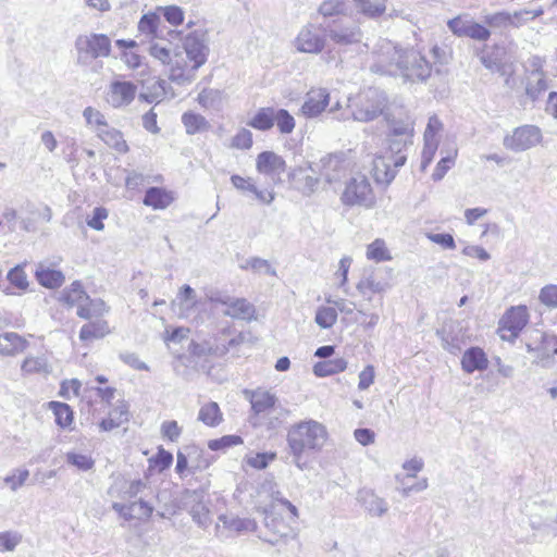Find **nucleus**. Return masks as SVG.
I'll use <instances>...</instances> for the list:
<instances>
[{
	"mask_svg": "<svg viewBox=\"0 0 557 557\" xmlns=\"http://www.w3.org/2000/svg\"><path fill=\"white\" fill-rule=\"evenodd\" d=\"M369 70L380 75L401 77L404 81H425L432 72L430 62L419 51L401 49L393 41L381 38L372 53Z\"/></svg>",
	"mask_w": 557,
	"mask_h": 557,
	"instance_id": "1",
	"label": "nucleus"
},
{
	"mask_svg": "<svg viewBox=\"0 0 557 557\" xmlns=\"http://www.w3.org/2000/svg\"><path fill=\"white\" fill-rule=\"evenodd\" d=\"M327 440L326 428L319 421L309 419L292 425L287 433V444L295 466L305 470L302 461L306 450L320 451Z\"/></svg>",
	"mask_w": 557,
	"mask_h": 557,
	"instance_id": "2",
	"label": "nucleus"
},
{
	"mask_svg": "<svg viewBox=\"0 0 557 557\" xmlns=\"http://www.w3.org/2000/svg\"><path fill=\"white\" fill-rule=\"evenodd\" d=\"M384 120L388 127V150L391 153H395L394 165L395 168H401L407 160L403 151L412 144L414 122L407 112H400L396 115L389 110L385 113Z\"/></svg>",
	"mask_w": 557,
	"mask_h": 557,
	"instance_id": "3",
	"label": "nucleus"
},
{
	"mask_svg": "<svg viewBox=\"0 0 557 557\" xmlns=\"http://www.w3.org/2000/svg\"><path fill=\"white\" fill-rule=\"evenodd\" d=\"M348 107L355 121L368 123L385 115L388 110V98L384 91L369 88L356 98L349 99Z\"/></svg>",
	"mask_w": 557,
	"mask_h": 557,
	"instance_id": "4",
	"label": "nucleus"
},
{
	"mask_svg": "<svg viewBox=\"0 0 557 557\" xmlns=\"http://www.w3.org/2000/svg\"><path fill=\"white\" fill-rule=\"evenodd\" d=\"M341 201L348 207L370 209L375 205V196L369 180L364 175L351 177L342 193Z\"/></svg>",
	"mask_w": 557,
	"mask_h": 557,
	"instance_id": "5",
	"label": "nucleus"
},
{
	"mask_svg": "<svg viewBox=\"0 0 557 557\" xmlns=\"http://www.w3.org/2000/svg\"><path fill=\"white\" fill-rule=\"evenodd\" d=\"M317 172L330 185L339 183L350 171L351 162L345 152L329 153L314 163Z\"/></svg>",
	"mask_w": 557,
	"mask_h": 557,
	"instance_id": "6",
	"label": "nucleus"
},
{
	"mask_svg": "<svg viewBox=\"0 0 557 557\" xmlns=\"http://www.w3.org/2000/svg\"><path fill=\"white\" fill-rule=\"evenodd\" d=\"M76 49L78 51V60L87 62L89 59L108 57L111 51V44L106 35L91 34L79 36L76 39Z\"/></svg>",
	"mask_w": 557,
	"mask_h": 557,
	"instance_id": "7",
	"label": "nucleus"
},
{
	"mask_svg": "<svg viewBox=\"0 0 557 557\" xmlns=\"http://www.w3.org/2000/svg\"><path fill=\"white\" fill-rule=\"evenodd\" d=\"M542 140V132L535 125H523L513 129L512 134L506 135L503 140L505 148L521 152L540 144Z\"/></svg>",
	"mask_w": 557,
	"mask_h": 557,
	"instance_id": "8",
	"label": "nucleus"
},
{
	"mask_svg": "<svg viewBox=\"0 0 557 557\" xmlns=\"http://www.w3.org/2000/svg\"><path fill=\"white\" fill-rule=\"evenodd\" d=\"M326 29L319 25L307 24L302 26L295 39L297 51L304 53H320L326 42Z\"/></svg>",
	"mask_w": 557,
	"mask_h": 557,
	"instance_id": "9",
	"label": "nucleus"
},
{
	"mask_svg": "<svg viewBox=\"0 0 557 557\" xmlns=\"http://www.w3.org/2000/svg\"><path fill=\"white\" fill-rule=\"evenodd\" d=\"M451 33L458 37H469L479 41H486L491 32L483 25L476 23L468 15H460L451 18L447 23Z\"/></svg>",
	"mask_w": 557,
	"mask_h": 557,
	"instance_id": "10",
	"label": "nucleus"
},
{
	"mask_svg": "<svg viewBox=\"0 0 557 557\" xmlns=\"http://www.w3.org/2000/svg\"><path fill=\"white\" fill-rule=\"evenodd\" d=\"M193 62L188 60L182 50L173 53V58L169 67V79L176 85H188L195 79L196 71Z\"/></svg>",
	"mask_w": 557,
	"mask_h": 557,
	"instance_id": "11",
	"label": "nucleus"
},
{
	"mask_svg": "<svg viewBox=\"0 0 557 557\" xmlns=\"http://www.w3.org/2000/svg\"><path fill=\"white\" fill-rule=\"evenodd\" d=\"M137 86L129 81L112 82L106 92V102L114 108L120 109L128 106L136 96Z\"/></svg>",
	"mask_w": 557,
	"mask_h": 557,
	"instance_id": "12",
	"label": "nucleus"
},
{
	"mask_svg": "<svg viewBox=\"0 0 557 557\" xmlns=\"http://www.w3.org/2000/svg\"><path fill=\"white\" fill-rule=\"evenodd\" d=\"M182 51L193 62V67L199 69L206 63L209 53L205 35L197 32L188 34L184 39Z\"/></svg>",
	"mask_w": 557,
	"mask_h": 557,
	"instance_id": "13",
	"label": "nucleus"
},
{
	"mask_svg": "<svg viewBox=\"0 0 557 557\" xmlns=\"http://www.w3.org/2000/svg\"><path fill=\"white\" fill-rule=\"evenodd\" d=\"M257 171L263 174L273 183L281 180V175L286 170L285 160L273 151H263L258 154L256 161Z\"/></svg>",
	"mask_w": 557,
	"mask_h": 557,
	"instance_id": "14",
	"label": "nucleus"
},
{
	"mask_svg": "<svg viewBox=\"0 0 557 557\" xmlns=\"http://www.w3.org/2000/svg\"><path fill=\"white\" fill-rule=\"evenodd\" d=\"M246 399L251 404L253 419L257 421L264 416L273 406L277 404V398L269 391L257 388L255 391L246 389L244 392Z\"/></svg>",
	"mask_w": 557,
	"mask_h": 557,
	"instance_id": "15",
	"label": "nucleus"
},
{
	"mask_svg": "<svg viewBox=\"0 0 557 557\" xmlns=\"http://www.w3.org/2000/svg\"><path fill=\"white\" fill-rule=\"evenodd\" d=\"M318 173L315 165L308 163L306 166H297L289 173V178L304 195H311L318 187L319 178L309 174Z\"/></svg>",
	"mask_w": 557,
	"mask_h": 557,
	"instance_id": "16",
	"label": "nucleus"
},
{
	"mask_svg": "<svg viewBox=\"0 0 557 557\" xmlns=\"http://www.w3.org/2000/svg\"><path fill=\"white\" fill-rule=\"evenodd\" d=\"M330 102V94L324 88L312 89L307 94L306 100L301 106V113L308 119L320 115Z\"/></svg>",
	"mask_w": 557,
	"mask_h": 557,
	"instance_id": "17",
	"label": "nucleus"
},
{
	"mask_svg": "<svg viewBox=\"0 0 557 557\" xmlns=\"http://www.w3.org/2000/svg\"><path fill=\"white\" fill-rule=\"evenodd\" d=\"M529 322V312L527 306L520 305L511 307L506 311L500 320L502 327L517 337Z\"/></svg>",
	"mask_w": 557,
	"mask_h": 557,
	"instance_id": "18",
	"label": "nucleus"
},
{
	"mask_svg": "<svg viewBox=\"0 0 557 557\" xmlns=\"http://www.w3.org/2000/svg\"><path fill=\"white\" fill-rule=\"evenodd\" d=\"M395 153L380 156L373 160L372 174L377 184L389 185L395 178L399 168L394 165Z\"/></svg>",
	"mask_w": 557,
	"mask_h": 557,
	"instance_id": "19",
	"label": "nucleus"
},
{
	"mask_svg": "<svg viewBox=\"0 0 557 557\" xmlns=\"http://www.w3.org/2000/svg\"><path fill=\"white\" fill-rule=\"evenodd\" d=\"M327 36L339 46H348L361 41L362 33L356 25H337L327 26Z\"/></svg>",
	"mask_w": 557,
	"mask_h": 557,
	"instance_id": "20",
	"label": "nucleus"
},
{
	"mask_svg": "<svg viewBox=\"0 0 557 557\" xmlns=\"http://www.w3.org/2000/svg\"><path fill=\"white\" fill-rule=\"evenodd\" d=\"M437 335L441 336L443 348L453 355L459 352L465 344L462 329L455 323L445 324Z\"/></svg>",
	"mask_w": 557,
	"mask_h": 557,
	"instance_id": "21",
	"label": "nucleus"
},
{
	"mask_svg": "<svg viewBox=\"0 0 557 557\" xmlns=\"http://www.w3.org/2000/svg\"><path fill=\"white\" fill-rule=\"evenodd\" d=\"M223 314L236 320L251 321L256 319V307L246 298L231 297Z\"/></svg>",
	"mask_w": 557,
	"mask_h": 557,
	"instance_id": "22",
	"label": "nucleus"
},
{
	"mask_svg": "<svg viewBox=\"0 0 557 557\" xmlns=\"http://www.w3.org/2000/svg\"><path fill=\"white\" fill-rule=\"evenodd\" d=\"M488 367L486 354L480 347H471L463 352L461 368L466 373L484 371Z\"/></svg>",
	"mask_w": 557,
	"mask_h": 557,
	"instance_id": "23",
	"label": "nucleus"
},
{
	"mask_svg": "<svg viewBox=\"0 0 557 557\" xmlns=\"http://www.w3.org/2000/svg\"><path fill=\"white\" fill-rule=\"evenodd\" d=\"M27 347V339L15 332H5L0 335V355L2 356H15Z\"/></svg>",
	"mask_w": 557,
	"mask_h": 557,
	"instance_id": "24",
	"label": "nucleus"
},
{
	"mask_svg": "<svg viewBox=\"0 0 557 557\" xmlns=\"http://www.w3.org/2000/svg\"><path fill=\"white\" fill-rule=\"evenodd\" d=\"M288 414L289 410L277 403L264 416L260 417L253 423L258 425H264L269 430H276L283 424Z\"/></svg>",
	"mask_w": 557,
	"mask_h": 557,
	"instance_id": "25",
	"label": "nucleus"
},
{
	"mask_svg": "<svg viewBox=\"0 0 557 557\" xmlns=\"http://www.w3.org/2000/svg\"><path fill=\"white\" fill-rule=\"evenodd\" d=\"M173 201V197L165 189L160 187H150L146 190L144 205L162 210L168 208Z\"/></svg>",
	"mask_w": 557,
	"mask_h": 557,
	"instance_id": "26",
	"label": "nucleus"
},
{
	"mask_svg": "<svg viewBox=\"0 0 557 557\" xmlns=\"http://www.w3.org/2000/svg\"><path fill=\"white\" fill-rule=\"evenodd\" d=\"M97 136L108 146L115 149L116 151L121 153H125L128 150V146L123 138V134L117 131L116 128L110 127L107 125V127H102L101 129H97Z\"/></svg>",
	"mask_w": 557,
	"mask_h": 557,
	"instance_id": "27",
	"label": "nucleus"
},
{
	"mask_svg": "<svg viewBox=\"0 0 557 557\" xmlns=\"http://www.w3.org/2000/svg\"><path fill=\"white\" fill-rule=\"evenodd\" d=\"M109 333L110 327L108 322L106 320L97 319L82 326L79 331V339L84 342L99 339Z\"/></svg>",
	"mask_w": 557,
	"mask_h": 557,
	"instance_id": "28",
	"label": "nucleus"
},
{
	"mask_svg": "<svg viewBox=\"0 0 557 557\" xmlns=\"http://www.w3.org/2000/svg\"><path fill=\"white\" fill-rule=\"evenodd\" d=\"M197 101L205 110L220 111L223 107L224 95L219 89L205 88L198 94Z\"/></svg>",
	"mask_w": 557,
	"mask_h": 557,
	"instance_id": "29",
	"label": "nucleus"
},
{
	"mask_svg": "<svg viewBox=\"0 0 557 557\" xmlns=\"http://www.w3.org/2000/svg\"><path fill=\"white\" fill-rule=\"evenodd\" d=\"M35 274L39 284L47 288H58L64 282V275L61 271L51 270L41 263L36 269Z\"/></svg>",
	"mask_w": 557,
	"mask_h": 557,
	"instance_id": "30",
	"label": "nucleus"
},
{
	"mask_svg": "<svg viewBox=\"0 0 557 557\" xmlns=\"http://www.w3.org/2000/svg\"><path fill=\"white\" fill-rule=\"evenodd\" d=\"M109 308L107 307L106 302L101 299H90L88 297V300L84 302L83 306H79V308L76 311V314L85 320H90L92 318L99 319L100 317L104 315L108 312Z\"/></svg>",
	"mask_w": 557,
	"mask_h": 557,
	"instance_id": "31",
	"label": "nucleus"
},
{
	"mask_svg": "<svg viewBox=\"0 0 557 557\" xmlns=\"http://www.w3.org/2000/svg\"><path fill=\"white\" fill-rule=\"evenodd\" d=\"M411 474H397L396 482L398 484L397 491L403 495V497H408L411 493H419L424 491L428 487V479L421 478L416 483H410Z\"/></svg>",
	"mask_w": 557,
	"mask_h": 557,
	"instance_id": "32",
	"label": "nucleus"
},
{
	"mask_svg": "<svg viewBox=\"0 0 557 557\" xmlns=\"http://www.w3.org/2000/svg\"><path fill=\"white\" fill-rule=\"evenodd\" d=\"M182 123L188 135H195L210 128V124L206 117L193 111L185 112L182 115Z\"/></svg>",
	"mask_w": 557,
	"mask_h": 557,
	"instance_id": "33",
	"label": "nucleus"
},
{
	"mask_svg": "<svg viewBox=\"0 0 557 557\" xmlns=\"http://www.w3.org/2000/svg\"><path fill=\"white\" fill-rule=\"evenodd\" d=\"M198 420L207 426L214 428L223 421V414L215 401H209L201 406L198 412Z\"/></svg>",
	"mask_w": 557,
	"mask_h": 557,
	"instance_id": "34",
	"label": "nucleus"
},
{
	"mask_svg": "<svg viewBox=\"0 0 557 557\" xmlns=\"http://www.w3.org/2000/svg\"><path fill=\"white\" fill-rule=\"evenodd\" d=\"M361 500L366 510L374 517H382L388 510V505L386 500L382 497H379L372 492H364L361 495Z\"/></svg>",
	"mask_w": 557,
	"mask_h": 557,
	"instance_id": "35",
	"label": "nucleus"
},
{
	"mask_svg": "<svg viewBox=\"0 0 557 557\" xmlns=\"http://www.w3.org/2000/svg\"><path fill=\"white\" fill-rule=\"evenodd\" d=\"M61 300L71 307L83 306L88 300V295L79 282H73L71 286L62 292Z\"/></svg>",
	"mask_w": 557,
	"mask_h": 557,
	"instance_id": "36",
	"label": "nucleus"
},
{
	"mask_svg": "<svg viewBox=\"0 0 557 557\" xmlns=\"http://www.w3.org/2000/svg\"><path fill=\"white\" fill-rule=\"evenodd\" d=\"M347 368V361L344 358H334L320 361L313 366V373L323 377L343 372Z\"/></svg>",
	"mask_w": 557,
	"mask_h": 557,
	"instance_id": "37",
	"label": "nucleus"
},
{
	"mask_svg": "<svg viewBox=\"0 0 557 557\" xmlns=\"http://www.w3.org/2000/svg\"><path fill=\"white\" fill-rule=\"evenodd\" d=\"M248 125L258 131H269L274 126V108H260Z\"/></svg>",
	"mask_w": 557,
	"mask_h": 557,
	"instance_id": "38",
	"label": "nucleus"
},
{
	"mask_svg": "<svg viewBox=\"0 0 557 557\" xmlns=\"http://www.w3.org/2000/svg\"><path fill=\"white\" fill-rule=\"evenodd\" d=\"M359 12L363 15L375 18L386 10L387 0H354Z\"/></svg>",
	"mask_w": 557,
	"mask_h": 557,
	"instance_id": "39",
	"label": "nucleus"
},
{
	"mask_svg": "<svg viewBox=\"0 0 557 557\" xmlns=\"http://www.w3.org/2000/svg\"><path fill=\"white\" fill-rule=\"evenodd\" d=\"M547 82L545 79L544 72H531L527 84V95L532 99L536 100L542 92L547 89Z\"/></svg>",
	"mask_w": 557,
	"mask_h": 557,
	"instance_id": "40",
	"label": "nucleus"
},
{
	"mask_svg": "<svg viewBox=\"0 0 557 557\" xmlns=\"http://www.w3.org/2000/svg\"><path fill=\"white\" fill-rule=\"evenodd\" d=\"M153 512V506L146 502L141 496L128 504L127 520L148 519Z\"/></svg>",
	"mask_w": 557,
	"mask_h": 557,
	"instance_id": "41",
	"label": "nucleus"
},
{
	"mask_svg": "<svg viewBox=\"0 0 557 557\" xmlns=\"http://www.w3.org/2000/svg\"><path fill=\"white\" fill-rule=\"evenodd\" d=\"M350 5V0H325L319 8V13L323 16H334L346 14Z\"/></svg>",
	"mask_w": 557,
	"mask_h": 557,
	"instance_id": "42",
	"label": "nucleus"
},
{
	"mask_svg": "<svg viewBox=\"0 0 557 557\" xmlns=\"http://www.w3.org/2000/svg\"><path fill=\"white\" fill-rule=\"evenodd\" d=\"M21 370L23 373H47L49 372V363L46 357H27L22 363Z\"/></svg>",
	"mask_w": 557,
	"mask_h": 557,
	"instance_id": "43",
	"label": "nucleus"
},
{
	"mask_svg": "<svg viewBox=\"0 0 557 557\" xmlns=\"http://www.w3.org/2000/svg\"><path fill=\"white\" fill-rule=\"evenodd\" d=\"M367 258L375 262L388 261L392 259L385 242L380 238L368 245Z\"/></svg>",
	"mask_w": 557,
	"mask_h": 557,
	"instance_id": "44",
	"label": "nucleus"
},
{
	"mask_svg": "<svg viewBox=\"0 0 557 557\" xmlns=\"http://www.w3.org/2000/svg\"><path fill=\"white\" fill-rule=\"evenodd\" d=\"M274 124H276L280 133L282 134H290L295 126V119L289 112L285 109H275L274 108Z\"/></svg>",
	"mask_w": 557,
	"mask_h": 557,
	"instance_id": "45",
	"label": "nucleus"
},
{
	"mask_svg": "<svg viewBox=\"0 0 557 557\" xmlns=\"http://www.w3.org/2000/svg\"><path fill=\"white\" fill-rule=\"evenodd\" d=\"M358 292L366 297L368 300H371V297L368 296L369 293H383L385 290V285L376 281L373 275L363 276L357 284Z\"/></svg>",
	"mask_w": 557,
	"mask_h": 557,
	"instance_id": "46",
	"label": "nucleus"
},
{
	"mask_svg": "<svg viewBox=\"0 0 557 557\" xmlns=\"http://www.w3.org/2000/svg\"><path fill=\"white\" fill-rule=\"evenodd\" d=\"M314 321L321 329L332 327L337 321L336 308H333V307L318 308Z\"/></svg>",
	"mask_w": 557,
	"mask_h": 557,
	"instance_id": "47",
	"label": "nucleus"
},
{
	"mask_svg": "<svg viewBox=\"0 0 557 557\" xmlns=\"http://www.w3.org/2000/svg\"><path fill=\"white\" fill-rule=\"evenodd\" d=\"M66 462L81 471H88L94 468L95 461L91 456L86 454H79L75 451H69L65 455Z\"/></svg>",
	"mask_w": 557,
	"mask_h": 557,
	"instance_id": "48",
	"label": "nucleus"
},
{
	"mask_svg": "<svg viewBox=\"0 0 557 557\" xmlns=\"http://www.w3.org/2000/svg\"><path fill=\"white\" fill-rule=\"evenodd\" d=\"M51 407L58 425L61 428H66L72 423L73 411L69 405L53 401L51 403Z\"/></svg>",
	"mask_w": 557,
	"mask_h": 557,
	"instance_id": "49",
	"label": "nucleus"
},
{
	"mask_svg": "<svg viewBox=\"0 0 557 557\" xmlns=\"http://www.w3.org/2000/svg\"><path fill=\"white\" fill-rule=\"evenodd\" d=\"M181 311H189L197 305L196 292L189 285H183L176 297Z\"/></svg>",
	"mask_w": 557,
	"mask_h": 557,
	"instance_id": "50",
	"label": "nucleus"
},
{
	"mask_svg": "<svg viewBox=\"0 0 557 557\" xmlns=\"http://www.w3.org/2000/svg\"><path fill=\"white\" fill-rule=\"evenodd\" d=\"M242 269H251L257 273H264L276 276V270L270 264V262L259 257L247 259L246 263L242 265Z\"/></svg>",
	"mask_w": 557,
	"mask_h": 557,
	"instance_id": "51",
	"label": "nucleus"
},
{
	"mask_svg": "<svg viewBox=\"0 0 557 557\" xmlns=\"http://www.w3.org/2000/svg\"><path fill=\"white\" fill-rule=\"evenodd\" d=\"M481 63L491 72H499L502 70V61L495 51L483 48L478 52Z\"/></svg>",
	"mask_w": 557,
	"mask_h": 557,
	"instance_id": "52",
	"label": "nucleus"
},
{
	"mask_svg": "<svg viewBox=\"0 0 557 557\" xmlns=\"http://www.w3.org/2000/svg\"><path fill=\"white\" fill-rule=\"evenodd\" d=\"M168 83L164 79H159L149 87V92L141 94L140 97L147 102L161 101L166 97Z\"/></svg>",
	"mask_w": 557,
	"mask_h": 557,
	"instance_id": "53",
	"label": "nucleus"
},
{
	"mask_svg": "<svg viewBox=\"0 0 557 557\" xmlns=\"http://www.w3.org/2000/svg\"><path fill=\"white\" fill-rule=\"evenodd\" d=\"M146 488L147 485L141 480L132 481L122 491L121 497L129 504L131 502L137 500L139 498L138 495L143 494Z\"/></svg>",
	"mask_w": 557,
	"mask_h": 557,
	"instance_id": "54",
	"label": "nucleus"
},
{
	"mask_svg": "<svg viewBox=\"0 0 557 557\" xmlns=\"http://www.w3.org/2000/svg\"><path fill=\"white\" fill-rule=\"evenodd\" d=\"M276 457L275 453H258L255 455H247L245 462L251 468L262 470L265 469L270 461Z\"/></svg>",
	"mask_w": 557,
	"mask_h": 557,
	"instance_id": "55",
	"label": "nucleus"
},
{
	"mask_svg": "<svg viewBox=\"0 0 557 557\" xmlns=\"http://www.w3.org/2000/svg\"><path fill=\"white\" fill-rule=\"evenodd\" d=\"M159 22L160 18L157 14H145L138 23V30L146 36H156Z\"/></svg>",
	"mask_w": 557,
	"mask_h": 557,
	"instance_id": "56",
	"label": "nucleus"
},
{
	"mask_svg": "<svg viewBox=\"0 0 557 557\" xmlns=\"http://www.w3.org/2000/svg\"><path fill=\"white\" fill-rule=\"evenodd\" d=\"M22 542V535L15 531L0 532V553L13 552Z\"/></svg>",
	"mask_w": 557,
	"mask_h": 557,
	"instance_id": "57",
	"label": "nucleus"
},
{
	"mask_svg": "<svg viewBox=\"0 0 557 557\" xmlns=\"http://www.w3.org/2000/svg\"><path fill=\"white\" fill-rule=\"evenodd\" d=\"M83 116L85 117L87 125L95 126L96 131L107 127L108 125L104 115L92 107L85 108Z\"/></svg>",
	"mask_w": 557,
	"mask_h": 557,
	"instance_id": "58",
	"label": "nucleus"
},
{
	"mask_svg": "<svg viewBox=\"0 0 557 557\" xmlns=\"http://www.w3.org/2000/svg\"><path fill=\"white\" fill-rule=\"evenodd\" d=\"M29 476V471L27 469H16L14 473L7 475L3 481L11 488V491L15 492L17 488L23 486Z\"/></svg>",
	"mask_w": 557,
	"mask_h": 557,
	"instance_id": "59",
	"label": "nucleus"
},
{
	"mask_svg": "<svg viewBox=\"0 0 557 557\" xmlns=\"http://www.w3.org/2000/svg\"><path fill=\"white\" fill-rule=\"evenodd\" d=\"M243 443V438L238 435H224L221 438L211 440L208 447L211 450H220L232 446H237Z\"/></svg>",
	"mask_w": 557,
	"mask_h": 557,
	"instance_id": "60",
	"label": "nucleus"
},
{
	"mask_svg": "<svg viewBox=\"0 0 557 557\" xmlns=\"http://www.w3.org/2000/svg\"><path fill=\"white\" fill-rule=\"evenodd\" d=\"M9 282L18 289L25 290L28 287L27 275L21 265L11 269L7 275Z\"/></svg>",
	"mask_w": 557,
	"mask_h": 557,
	"instance_id": "61",
	"label": "nucleus"
},
{
	"mask_svg": "<svg viewBox=\"0 0 557 557\" xmlns=\"http://www.w3.org/2000/svg\"><path fill=\"white\" fill-rule=\"evenodd\" d=\"M539 300L548 308H557V285L549 284L542 287Z\"/></svg>",
	"mask_w": 557,
	"mask_h": 557,
	"instance_id": "62",
	"label": "nucleus"
},
{
	"mask_svg": "<svg viewBox=\"0 0 557 557\" xmlns=\"http://www.w3.org/2000/svg\"><path fill=\"white\" fill-rule=\"evenodd\" d=\"M443 129V123L436 115H432L429 119L425 127L423 139L424 141H438V135Z\"/></svg>",
	"mask_w": 557,
	"mask_h": 557,
	"instance_id": "63",
	"label": "nucleus"
},
{
	"mask_svg": "<svg viewBox=\"0 0 557 557\" xmlns=\"http://www.w3.org/2000/svg\"><path fill=\"white\" fill-rule=\"evenodd\" d=\"M149 52L150 55L156 60L160 61L161 64L170 67L173 58V54L170 51V49L159 44H152L149 48Z\"/></svg>",
	"mask_w": 557,
	"mask_h": 557,
	"instance_id": "64",
	"label": "nucleus"
}]
</instances>
